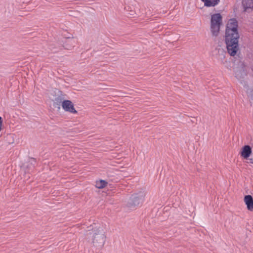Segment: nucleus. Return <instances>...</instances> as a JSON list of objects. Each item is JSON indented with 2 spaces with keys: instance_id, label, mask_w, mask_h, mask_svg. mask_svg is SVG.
Here are the masks:
<instances>
[{
  "instance_id": "nucleus-2",
  "label": "nucleus",
  "mask_w": 253,
  "mask_h": 253,
  "mask_svg": "<svg viewBox=\"0 0 253 253\" xmlns=\"http://www.w3.org/2000/svg\"><path fill=\"white\" fill-rule=\"evenodd\" d=\"M88 229L86 231L85 236L88 235H92L91 244L92 246L100 249H101L105 242L106 236L105 232L102 228L94 229L92 225L87 227Z\"/></svg>"
},
{
  "instance_id": "nucleus-13",
  "label": "nucleus",
  "mask_w": 253,
  "mask_h": 253,
  "mask_svg": "<svg viewBox=\"0 0 253 253\" xmlns=\"http://www.w3.org/2000/svg\"><path fill=\"white\" fill-rule=\"evenodd\" d=\"M107 184V182L104 180H100L99 181H96V187L99 189L104 188Z\"/></svg>"
},
{
  "instance_id": "nucleus-7",
  "label": "nucleus",
  "mask_w": 253,
  "mask_h": 253,
  "mask_svg": "<svg viewBox=\"0 0 253 253\" xmlns=\"http://www.w3.org/2000/svg\"><path fill=\"white\" fill-rule=\"evenodd\" d=\"M244 11L250 12L253 10V0H242Z\"/></svg>"
},
{
  "instance_id": "nucleus-19",
  "label": "nucleus",
  "mask_w": 253,
  "mask_h": 253,
  "mask_svg": "<svg viewBox=\"0 0 253 253\" xmlns=\"http://www.w3.org/2000/svg\"><path fill=\"white\" fill-rule=\"evenodd\" d=\"M129 14L130 16H133L134 15L133 13H132V12H131V13H130Z\"/></svg>"
},
{
  "instance_id": "nucleus-11",
  "label": "nucleus",
  "mask_w": 253,
  "mask_h": 253,
  "mask_svg": "<svg viewBox=\"0 0 253 253\" xmlns=\"http://www.w3.org/2000/svg\"><path fill=\"white\" fill-rule=\"evenodd\" d=\"M4 140L8 144H13L14 142V134L12 133L7 134L4 137Z\"/></svg>"
},
{
  "instance_id": "nucleus-4",
  "label": "nucleus",
  "mask_w": 253,
  "mask_h": 253,
  "mask_svg": "<svg viewBox=\"0 0 253 253\" xmlns=\"http://www.w3.org/2000/svg\"><path fill=\"white\" fill-rule=\"evenodd\" d=\"M145 196V194L143 192H139L138 193L132 195L127 203V206L128 207H132L138 206L143 203Z\"/></svg>"
},
{
  "instance_id": "nucleus-10",
  "label": "nucleus",
  "mask_w": 253,
  "mask_h": 253,
  "mask_svg": "<svg viewBox=\"0 0 253 253\" xmlns=\"http://www.w3.org/2000/svg\"><path fill=\"white\" fill-rule=\"evenodd\" d=\"M75 41L73 39H67L63 47L66 49L71 50L75 46Z\"/></svg>"
},
{
  "instance_id": "nucleus-16",
  "label": "nucleus",
  "mask_w": 253,
  "mask_h": 253,
  "mask_svg": "<svg viewBox=\"0 0 253 253\" xmlns=\"http://www.w3.org/2000/svg\"><path fill=\"white\" fill-rule=\"evenodd\" d=\"M2 123V119L0 117V130L1 129V126Z\"/></svg>"
},
{
  "instance_id": "nucleus-12",
  "label": "nucleus",
  "mask_w": 253,
  "mask_h": 253,
  "mask_svg": "<svg viewBox=\"0 0 253 253\" xmlns=\"http://www.w3.org/2000/svg\"><path fill=\"white\" fill-rule=\"evenodd\" d=\"M63 100V98L60 96H58V97L55 98V100L53 103V106L55 107H57L60 108V106L61 104H62V102Z\"/></svg>"
},
{
  "instance_id": "nucleus-18",
  "label": "nucleus",
  "mask_w": 253,
  "mask_h": 253,
  "mask_svg": "<svg viewBox=\"0 0 253 253\" xmlns=\"http://www.w3.org/2000/svg\"><path fill=\"white\" fill-rule=\"evenodd\" d=\"M129 14L130 16H133L134 15L133 13H132V12H131V13H130Z\"/></svg>"
},
{
  "instance_id": "nucleus-6",
  "label": "nucleus",
  "mask_w": 253,
  "mask_h": 253,
  "mask_svg": "<svg viewBox=\"0 0 253 253\" xmlns=\"http://www.w3.org/2000/svg\"><path fill=\"white\" fill-rule=\"evenodd\" d=\"M252 148L250 145H246L243 146L240 152L241 156L245 159H248L251 155Z\"/></svg>"
},
{
  "instance_id": "nucleus-3",
  "label": "nucleus",
  "mask_w": 253,
  "mask_h": 253,
  "mask_svg": "<svg viewBox=\"0 0 253 253\" xmlns=\"http://www.w3.org/2000/svg\"><path fill=\"white\" fill-rule=\"evenodd\" d=\"M222 24V16L220 13H218L211 15L210 29L212 36H218Z\"/></svg>"
},
{
  "instance_id": "nucleus-9",
  "label": "nucleus",
  "mask_w": 253,
  "mask_h": 253,
  "mask_svg": "<svg viewBox=\"0 0 253 253\" xmlns=\"http://www.w3.org/2000/svg\"><path fill=\"white\" fill-rule=\"evenodd\" d=\"M206 7H214L218 4L220 0H201Z\"/></svg>"
},
{
  "instance_id": "nucleus-1",
  "label": "nucleus",
  "mask_w": 253,
  "mask_h": 253,
  "mask_svg": "<svg viewBox=\"0 0 253 253\" xmlns=\"http://www.w3.org/2000/svg\"><path fill=\"white\" fill-rule=\"evenodd\" d=\"M238 21L235 18L230 19L226 26L225 42L228 53L235 56L239 50Z\"/></svg>"
},
{
  "instance_id": "nucleus-15",
  "label": "nucleus",
  "mask_w": 253,
  "mask_h": 253,
  "mask_svg": "<svg viewBox=\"0 0 253 253\" xmlns=\"http://www.w3.org/2000/svg\"><path fill=\"white\" fill-rule=\"evenodd\" d=\"M36 162V161L35 158H31V160L30 161V168L33 169L34 168Z\"/></svg>"
},
{
  "instance_id": "nucleus-14",
  "label": "nucleus",
  "mask_w": 253,
  "mask_h": 253,
  "mask_svg": "<svg viewBox=\"0 0 253 253\" xmlns=\"http://www.w3.org/2000/svg\"><path fill=\"white\" fill-rule=\"evenodd\" d=\"M248 88L247 90V94L252 100H253V89L252 88H250L248 86Z\"/></svg>"
},
{
  "instance_id": "nucleus-5",
  "label": "nucleus",
  "mask_w": 253,
  "mask_h": 253,
  "mask_svg": "<svg viewBox=\"0 0 253 253\" xmlns=\"http://www.w3.org/2000/svg\"><path fill=\"white\" fill-rule=\"evenodd\" d=\"M62 107L63 109L66 112H68L73 114L77 113V111L74 108L73 103L70 100H64L62 102Z\"/></svg>"
},
{
  "instance_id": "nucleus-8",
  "label": "nucleus",
  "mask_w": 253,
  "mask_h": 253,
  "mask_svg": "<svg viewBox=\"0 0 253 253\" xmlns=\"http://www.w3.org/2000/svg\"><path fill=\"white\" fill-rule=\"evenodd\" d=\"M244 202L247 205V209L250 211H253V198L250 195H246L244 197Z\"/></svg>"
},
{
  "instance_id": "nucleus-17",
  "label": "nucleus",
  "mask_w": 253,
  "mask_h": 253,
  "mask_svg": "<svg viewBox=\"0 0 253 253\" xmlns=\"http://www.w3.org/2000/svg\"><path fill=\"white\" fill-rule=\"evenodd\" d=\"M250 162L253 164V157L252 156V158L250 159Z\"/></svg>"
}]
</instances>
